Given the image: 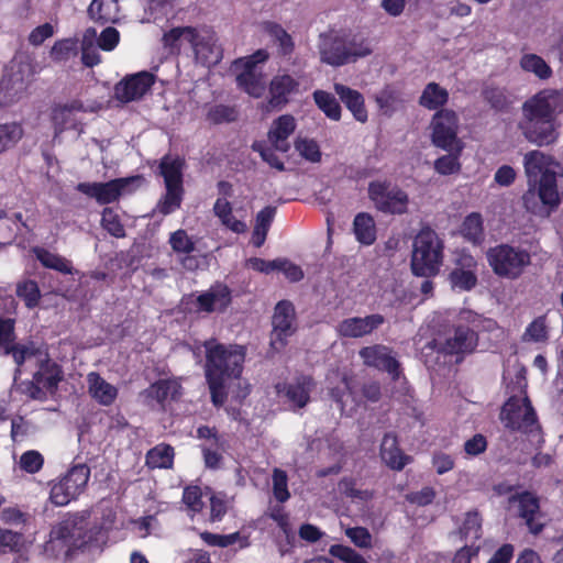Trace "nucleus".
<instances>
[{
    "label": "nucleus",
    "mask_w": 563,
    "mask_h": 563,
    "mask_svg": "<svg viewBox=\"0 0 563 563\" xmlns=\"http://www.w3.org/2000/svg\"><path fill=\"white\" fill-rule=\"evenodd\" d=\"M245 347L217 344L206 355V380L210 400L216 408H222L228 399L227 384L239 379L243 372Z\"/></svg>",
    "instance_id": "obj_1"
},
{
    "label": "nucleus",
    "mask_w": 563,
    "mask_h": 563,
    "mask_svg": "<svg viewBox=\"0 0 563 563\" xmlns=\"http://www.w3.org/2000/svg\"><path fill=\"white\" fill-rule=\"evenodd\" d=\"M372 53L367 41L343 30H330L319 36L321 62L338 67Z\"/></svg>",
    "instance_id": "obj_2"
},
{
    "label": "nucleus",
    "mask_w": 563,
    "mask_h": 563,
    "mask_svg": "<svg viewBox=\"0 0 563 563\" xmlns=\"http://www.w3.org/2000/svg\"><path fill=\"white\" fill-rule=\"evenodd\" d=\"M444 242L429 225L422 227L413 239L410 261L411 272L418 277L439 274L444 257Z\"/></svg>",
    "instance_id": "obj_3"
},
{
    "label": "nucleus",
    "mask_w": 563,
    "mask_h": 563,
    "mask_svg": "<svg viewBox=\"0 0 563 563\" xmlns=\"http://www.w3.org/2000/svg\"><path fill=\"white\" fill-rule=\"evenodd\" d=\"M89 542L86 518L79 514H69L52 528L46 550H57L66 560H70L78 551L86 549Z\"/></svg>",
    "instance_id": "obj_4"
},
{
    "label": "nucleus",
    "mask_w": 563,
    "mask_h": 563,
    "mask_svg": "<svg viewBox=\"0 0 563 563\" xmlns=\"http://www.w3.org/2000/svg\"><path fill=\"white\" fill-rule=\"evenodd\" d=\"M487 262L494 274L500 278L516 280L531 265V254L526 249L501 243L486 253Z\"/></svg>",
    "instance_id": "obj_5"
},
{
    "label": "nucleus",
    "mask_w": 563,
    "mask_h": 563,
    "mask_svg": "<svg viewBox=\"0 0 563 563\" xmlns=\"http://www.w3.org/2000/svg\"><path fill=\"white\" fill-rule=\"evenodd\" d=\"M465 314L468 324H457L454 328L453 335L448 338L439 347L440 353L456 356L457 362L476 351L479 341L478 333L482 324L486 321L482 316L472 311H467ZM487 322H492V320H487Z\"/></svg>",
    "instance_id": "obj_6"
},
{
    "label": "nucleus",
    "mask_w": 563,
    "mask_h": 563,
    "mask_svg": "<svg viewBox=\"0 0 563 563\" xmlns=\"http://www.w3.org/2000/svg\"><path fill=\"white\" fill-rule=\"evenodd\" d=\"M561 203V197L558 189V174L545 173L541 179L528 186V190L522 195V205L526 210L532 214H541L543 208H548V214L554 211Z\"/></svg>",
    "instance_id": "obj_7"
},
{
    "label": "nucleus",
    "mask_w": 563,
    "mask_h": 563,
    "mask_svg": "<svg viewBox=\"0 0 563 563\" xmlns=\"http://www.w3.org/2000/svg\"><path fill=\"white\" fill-rule=\"evenodd\" d=\"M367 194L375 209L384 214L402 216L408 212L409 195L388 180H373Z\"/></svg>",
    "instance_id": "obj_8"
},
{
    "label": "nucleus",
    "mask_w": 563,
    "mask_h": 563,
    "mask_svg": "<svg viewBox=\"0 0 563 563\" xmlns=\"http://www.w3.org/2000/svg\"><path fill=\"white\" fill-rule=\"evenodd\" d=\"M500 419L505 428L510 431L532 434L534 431L541 430L537 412L528 396L523 398L509 397L501 408Z\"/></svg>",
    "instance_id": "obj_9"
},
{
    "label": "nucleus",
    "mask_w": 563,
    "mask_h": 563,
    "mask_svg": "<svg viewBox=\"0 0 563 563\" xmlns=\"http://www.w3.org/2000/svg\"><path fill=\"white\" fill-rule=\"evenodd\" d=\"M184 42L190 45L198 59L207 60L208 54L212 52L211 37L202 36L194 26H175L162 36L164 49L173 56L180 55Z\"/></svg>",
    "instance_id": "obj_10"
},
{
    "label": "nucleus",
    "mask_w": 563,
    "mask_h": 563,
    "mask_svg": "<svg viewBox=\"0 0 563 563\" xmlns=\"http://www.w3.org/2000/svg\"><path fill=\"white\" fill-rule=\"evenodd\" d=\"M143 179L141 175L114 178L106 183H78L76 190L88 198L95 199L98 205L104 206L118 201L122 195L134 189L131 186Z\"/></svg>",
    "instance_id": "obj_11"
},
{
    "label": "nucleus",
    "mask_w": 563,
    "mask_h": 563,
    "mask_svg": "<svg viewBox=\"0 0 563 563\" xmlns=\"http://www.w3.org/2000/svg\"><path fill=\"white\" fill-rule=\"evenodd\" d=\"M563 112V92L554 89H543L522 104L525 118L556 119Z\"/></svg>",
    "instance_id": "obj_12"
},
{
    "label": "nucleus",
    "mask_w": 563,
    "mask_h": 563,
    "mask_svg": "<svg viewBox=\"0 0 563 563\" xmlns=\"http://www.w3.org/2000/svg\"><path fill=\"white\" fill-rule=\"evenodd\" d=\"M432 143L444 151H452L460 145L457 139L459 118L457 114L450 109H441L437 111L431 121Z\"/></svg>",
    "instance_id": "obj_13"
},
{
    "label": "nucleus",
    "mask_w": 563,
    "mask_h": 563,
    "mask_svg": "<svg viewBox=\"0 0 563 563\" xmlns=\"http://www.w3.org/2000/svg\"><path fill=\"white\" fill-rule=\"evenodd\" d=\"M155 84V76L146 70L126 75L114 85V98L129 103L142 99Z\"/></svg>",
    "instance_id": "obj_14"
},
{
    "label": "nucleus",
    "mask_w": 563,
    "mask_h": 563,
    "mask_svg": "<svg viewBox=\"0 0 563 563\" xmlns=\"http://www.w3.org/2000/svg\"><path fill=\"white\" fill-rule=\"evenodd\" d=\"M316 382L310 375H298L290 383H277L275 390L277 395L286 398L292 410L305 408L310 401V394Z\"/></svg>",
    "instance_id": "obj_15"
},
{
    "label": "nucleus",
    "mask_w": 563,
    "mask_h": 563,
    "mask_svg": "<svg viewBox=\"0 0 563 563\" xmlns=\"http://www.w3.org/2000/svg\"><path fill=\"white\" fill-rule=\"evenodd\" d=\"M391 353L393 351L388 346L374 344L362 347L358 355L366 366L386 372L394 380H397L400 375V363Z\"/></svg>",
    "instance_id": "obj_16"
},
{
    "label": "nucleus",
    "mask_w": 563,
    "mask_h": 563,
    "mask_svg": "<svg viewBox=\"0 0 563 563\" xmlns=\"http://www.w3.org/2000/svg\"><path fill=\"white\" fill-rule=\"evenodd\" d=\"M554 119L522 118L519 129L526 140L537 146H547L556 142L559 134Z\"/></svg>",
    "instance_id": "obj_17"
},
{
    "label": "nucleus",
    "mask_w": 563,
    "mask_h": 563,
    "mask_svg": "<svg viewBox=\"0 0 563 563\" xmlns=\"http://www.w3.org/2000/svg\"><path fill=\"white\" fill-rule=\"evenodd\" d=\"M477 261L467 253H459L453 269L449 274V280L454 289L470 291L477 285Z\"/></svg>",
    "instance_id": "obj_18"
},
{
    "label": "nucleus",
    "mask_w": 563,
    "mask_h": 563,
    "mask_svg": "<svg viewBox=\"0 0 563 563\" xmlns=\"http://www.w3.org/2000/svg\"><path fill=\"white\" fill-rule=\"evenodd\" d=\"M296 319L295 307L288 300H280L274 309L272 318L273 331L271 343L274 346L279 343L280 346L286 345L287 338L296 331L294 322Z\"/></svg>",
    "instance_id": "obj_19"
},
{
    "label": "nucleus",
    "mask_w": 563,
    "mask_h": 563,
    "mask_svg": "<svg viewBox=\"0 0 563 563\" xmlns=\"http://www.w3.org/2000/svg\"><path fill=\"white\" fill-rule=\"evenodd\" d=\"M385 323L380 313H373L365 317H352L342 320L336 331L342 338L357 339L373 333Z\"/></svg>",
    "instance_id": "obj_20"
},
{
    "label": "nucleus",
    "mask_w": 563,
    "mask_h": 563,
    "mask_svg": "<svg viewBox=\"0 0 563 563\" xmlns=\"http://www.w3.org/2000/svg\"><path fill=\"white\" fill-rule=\"evenodd\" d=\"M299 82L288 74L276 75L269 82L267 110H280L289 102V96L298 90Z\"/></svg>",
    "instance_id": "obj_21"
},
{
    "label": "nucleus",
    "mask_w": 563,
    "mask_h": 563,
    "mask_svg": "<svg viewBox=\"0 0 563 563\" xmlns=\"http://www.w3.org/2000/svg\"><path fill=\"white\" fill-rule=\"evenodd\" d=\"M34 74L35 69L30 56L18 54L10 62L3 78L25 92L32 82Z\"/></svg>",
    "instance_id": "obj_22"
},
{
    "label": "nucleus",
    "mask_w": 563,
    "mask_h": 563,
    "mask_svg": "<svg viewBox=\"0 0 563 563\" xmlns=\"http://www.w3.org/2000/svg\"><path fill=\"white\" fill-rule=\"evenodd\" d=\"M296 126V120L291 114L279 115L272 122L267 132V142L280 153L289 152L291 145L288 139L295 132Z\"/></svg>",
    "instance_id": "obj_23"
},
{
    "label": "nucleus",
    "mask_w": 563,
    "mask_h": 563,
    "mask_svg": "<svg viewBox=\"0 0 563 563\" xmlns=\"http://www.w3.org/2000/svg\"><path fill=\"white\" fill-rule=\"evenodd\" d=\"M231 290L225 285L211 287L197 296L195 305L197 312H213L214 310L224 311L231 303Z\"/></svg>",
    "instance_id": "obj_24"
},
{
    "label": "nucleus",
    "mask_w": 563,
    "mask_h": 563,
    "mask_svg": "<svg viewBox=\"0 0 563 563\" xmlns=\"http://www.w3.org/2000/svg\"><path fill=\"white\" fill-rule=\"evenodd\" d=\"M33 376L46 394L53 395L64 378V371L59 364L51 360L48 354L45 353V357L40 360L38 368Z\"/></svg>",
    "instance_id": "obj_25"
},
{
    "label": "nucleus",
    "mask_w": 563,
    "mask_h": 563,
    "mask_svg": "<svg viewBox=\"0 0 563 563\" xmlns=\"http://www.w3.org/2000/svg\"><path fill=\"white\" fill-rule=\"evenodd\" d=\"M333 89L335 95L339 96L340 101L343 102L356 121L361 123L367 122L368 112L364 96L360 91L339 82L333 85Z\"/></svg>",
    "instance_id": "obj_26"
},
{
    "label": "nucleus",
    "mask_w": 563,
    "mask_h": 563,
    "mask_svg": "<svg viewBox=\"0 0 563 563\" xmlns=\"http://www.w3.org/2000/svg\"><path fill=\"white\" fill-rule=\"evenodd\" d=\"M512 500H518L519 503V516L526 520V525L529 529V531L532 534H539L542 530L544 525L539 522L536 519V516L540 511V503L539 498L530 493V492H523L516 496H512Z\"/></svg>",
    "instance_id": "obj_27"
},
{
    "label": "nucleus",
    "mask_w": 563,
    "mask_h": 563,
    "mask_svg": "<svg viewBox=\"0 0 563 563\" xmlns=\"http://www.w3.org/2000/svg\"><path fill=\"white\" fill-rule=\"evenodd\" d=\"M552 157L538 150L526 153L523 157L525 173L528 179V186H532L538 179H541L545 173H553L550 167Z\"/></svg>",
    "instance_id": "obj_28"
},
{
    "label": "nucleus",
    "mask_w": 563,
    "mask_h": 563,
    "mask_svg": "<svg viewBox=\"0 0 563 563\" xmlns=\"http://www.w3.org/2000/svg\"><path fill=\"white\" fill-rule=\"evenodd\" d=\"M88 391L90 396L102 406H111L117 397L118 389L108 383L97 372H90L87 375Z\"/></svg>",
    "instance_id": "obj_29"
},
{
    "label": "nucleus",
    "mask_w": 563,
    "mask_h": 563,
    "mask_svg": "<svg viewBox=\"0 0 563 563\" xmlns=\"http://www.w3.org/2000/svg\"><path fill=\"white\" fill-rule=\"evenodd\" d=\"M380 457L393 470L400 471L408 463L409 457L405 455L398 445L395 433H386L380 443Z\"/></svg>",
    "instance_id": "obj_30"
},
{
    "label": "nucleus",
    "mask_w": 563,
    "mask_h": 563,
    "mask_svg": "<svg viewBox=\"0 0 563 563\" xmlns=\"http://www.w3.org/2000/svg\"><path fill=\"white\" fill-rule=\"evenodd\" d=\"M185 161L181 157L172 158L165 155L161 158L159 175L164 178L165 187L184 188Z\"/></svg>",
    "instance_id": "obj_31"
},
{
    "label": "nucleus",
    "mask_w": 563,
    "mask_h": 563,
    "mask_svg": "<svg viewBox=\"0 0 563 563\" xmlns=\"http://www.w3.org/2000/svg\"><path fill=\"white\" fill-rule=\"evenodd\" d=\"M146 391L148 397L164 406L168 399L177 401L183 395V387L175 379H158Z\"/></svg>",
    "instance_id": "obj_32"
},
{
    "label": "nucleus",
    "mask_w": 563,
    "mask_h": 563,
    "mask_svg": "<svg viewBox=\"0 0 563 563\" xmlns=\"http://www.w3.org/2000/svg\"><path fill=\"white\" fill-rule=\"evenodd\" d=\"M353 233L362 245H372L377 239L374 217L368 212H358L353 220Z\"/></svg>",
    "instance_id": "obj_33"
},
{
    "label": "nucleus",
    "mask_w": 563,
    "mask_h": 563,
    "mask_svg": "<svg viewBox=\"0 0 563 563\" xmlns=\"http://www.w3.org/2000/svg\"><path fill=\"white\" fill-rule=\"evenodd\" d=\"M41 354V349L35 346L33 342H30V344H21L14 342L13 344L9 345L8 347H5V350L2 351V355H11L15 363V368L13 373L14 382H16L21 377L22 366L24 365L25 361L27 358Z\"/></svg>",
    "instance_id": "obj_34"
},
{
    "label": "nucleus",
    "mask_w": 563,
    "mask_h": 563,
    "mask_svg": "<svg viewBox=\"0 0 563 563\" xmlns=\"http://www.w3.org/2000/svg\"><path fill=\"white\" fill-rule=\"evenodd\" d=\"M275 214L276 208L273 206H266L257 212L251 238L253 246L261 247L264 245Z\"/></svg>",
    "instance_id": "obj_35"
},
{
    "label": "nucleus",
    "mask_w": 563,
    "mask_h": 563,
    "mask_svg": "<svg viewBox=\"0 0 563 563\" xmlns=\"http://www.w3.org/2000/svg\"><path fill=\"white\" fill-rule=\"evenodd\" d=\"M265 33L278 45L280 56H290L295 51V42L291 35L277 22H264Z\"/></svg>",
    "instance_id": "obj_36"
},
{
    "label": "nucleus",
    "mask_w": 563,
    "mask_h": 563,
    "mask_svg": "<svg viewBox=\"0 0 563 563\" xmlns=\"http://www.w3.org/2000/svg\"><path fill=\"white\" fill-rule=\"evenodd\" d=\"M32 253L45 268H49L65 275L73 273L71 263L57 253H52L42 246H34L32 249Z\"/></svg>",
    "instance_id": "obj_37"
},
{
    "label": "nucleus",
    "mask_w": 563,
    "mask_h": 563,
    "mask_svg": "<svg viewBox=\"0 0 563 563\" xmlns=\"http://www.w3.org/2000/svg\"><path fill=\"white\" fill-rule=\"evenodd\" d=\"M174 448L166 443H159L147 451L145 455V465L152 470H169L174 465Z\"/></svg>",
    "instance_id": "obj_38"
},
{
    "label": "nucleus",
    "mask_w": 563,
    "mask_h": 563,
    "mask_svg": "<svg viewBox=\"0 0 563 563\" xmlns=\"http://www.w3.org/2000/svg\"><path fill=\"white\" fill-rule=\"evenodd\" d=\"M449 101V92L437 82H429L419 97V104L428 110H441Z\"/></svg>",
    "instance_id": "obj_39"
},
{
    "label": "nucleus",
    "mask_w": 563,
    "mask_h": 563,
    "mask_svg": "<svg viewBox=\"0 0 563 563\" xmlns=\"http://www.w3.org/2000/svg\"><path fill=\"white\" fill-rule=\"evenodd\" d=\"M84 111V106L80 101H73L69 104L58 106L52 111V122L54 125L55 134L63 133L65 130L73 126V113Z\"/></svg>",
    "instance_id": "obj_40"
},
{
    "label": "nucleus",
    "mask_w": 563,
    "mask_h": 563,
    "mask_svg": "<svg viewBox=\"0 0 563 563\" xmlns=\"http://www.w3.org/2000/svg\"><path fill=\"white\" fill-rule=\"evenodd\" d=\"M460 232L467 242L481 245L485 239L482 214L478 212L467 214L462 222Z\"/></svg>",
    "instance_id": "obj_41"
},
{
    "label": "nucleus",
    "mask_w": 563,
    "mask_h": 563,
    "mask_svg": "<svg viewBox=\"0 0 563 563\" xmlns=\"http://www.w3.org/2000/svg\"><path fill=\"white\" fill-rule=\"evenodd\" d=\"M236 84L240 89L253 98H261L266 89L264 76L261 71H241L236 76Z\"/></svg>",
    "instance_id": "obj_42"
},
{
    "label": "nucleus",
    "mask_w": 563,
    "mask_h": 563,
    "mask_svg": "<svg viewBox=\"0 0 563 563\" xmlns=\"http://www.w3.org/2000/svg\"><path fill=\"white\" fill-rule=\"evenodd\" d=\"M317 107L332 121H340L342 108L335 96L325 90H314L312 93Z\"/></svg>",
    "instance_id": "obj_43"
},
{
    "label": "nucleus",
    "mask_w": 563,
    "mask_h": 563,
    "mask_svg": "<svg viewBox=\"0 0 563 563\" xmlns=\"http://www.w3.org/2000/svg\"><path fill=\"white\" fill-rule=\"evenodd\" d=\"M16 297L24 302L27 309H34L40 305L42 294L40 286L34 279H22L15 285Z\"/></svg>",
    "instance_id": "obj_44"
},
{
    "label": "nucleus",
    "mask_w": 563,
    "mask_h": 563,
    "mask_svg": "<svg viewBox=\"0 0 563 563\" xmlns=\"http://www.w3.org/2000/svg\"><path fill=\"white\" fill-rule=\"evenodd\" d=\"M482 96L484 101L497 112H507L512 103L506 88L486 86L482 90Z\"/></svg>",
    "instance_id": "obj_45"
},
{
    "label": "nucleus",
    "mask_w": 563,
    "mask_h": 563,
    "mask_svg": "<svg viewBox=\"0 0 563 563\" xmlns=\"http://www.w3.org/2000/svg\"><path fill=\"white\" fill-rule=\"evenodd\" d=\"M70 486L71 492L79 496L86 488L90 478V468L86 464H76L62 477Z\"/></svg>",
    "instance_id": "obj_46"
},
{
    "label": "nucleus",
    "mask_w": 563,
    "mask_h": 563,
    "mask_svg": "<svg viewBox=\"0 0 563 563\" xmlns=\"http://www.w3.org/2000/svg\"><path fill=\"white\" fill-rule=\"evenodd\" d=\"M165 188L166 191L161 197L155 208V211H157L162 216H168L178 210L181 206L185 195V188Z\"/></svg>",
    "instance_id": "obj_47"
},
{
    "label": "nucleus",
    "mask_w": 563,
    "mask_h": 563,
    "mask_svg": "<svg viewBox=\"0 0 563 563\" xmlns=\"http://www.w3.org/2000/svg\"><path fill=\"white\" fill-rule=\"evenodd\" d=\"M520 66L525 71L534 74L541 80L552 76L549 64L537 54H523L520 58Z\"/></svg>",
    "instance_id": "obj_48"
},
{
    "label": "nucleus",
    "mask_w": 563,
    "mask_h": 563,
    "mask_svg": "<svg viewBox=\"0 0 563 563\" xmlns=\"http://www.w3.org/2000/svg\"><path fill=\"white\" fill-rule=\"evenodd\" d=\"M24 130L18 122L0 124V155L15 146L23 137Z\"/></svg>",
    "instance_id": "obj_49"
},
{
    "label": "nucleus",
    "mask_w": 563,
    "mask_h": 563,
    "mask_svg": "<svg viewBox=\"0 0 563 563\" xmlns=\"http://www.w3.org/2000/svg\"><path fill=\"white\" fill-rule=\"evenodd\" d=\"M202 488L198 485H187L184 488L181 501L191 517L203 510L205 503L202 500Z\"/></svg>",
    "instance_id": "obj_50"
},
{
    "label": "nucleus",
    "mask_w": 563,
    "mask_h": 563,
    "mask_svg": "<svg viewBox=\"0 0 563 563\" xmlns=\"http://www.w3.org/2000/svg\"><path fill=\"white\" fill-rule=\"evenodd\" d=\"M252 150L260 154L261 158L267 163L272 168L277 169L278 172L285 170L284 162L278 157L274 145L265 141H255L252 144Z\"/></svg>",
    "instance_id": "obj_51"
},
{
    "label": "nucleus",
    "mask_w": 563,
    "mask_h": 563,
    "mask_svg": "<svg viewBox=\"0 0 563 563\" xmlns=\"http://www.w3.org/2000/svg\"><path fill=\"white\" fill-rule=\"evenodd\" d=\"M294 146L303 159L310 163L321 162L322 153L319 144L313 139L298 136Z\"/></svg>",
    "instance_id": "obj_52"
},
{
    "label": "nucleus",
    "mask_w": 563,
    "mask_h": 563,
    "mask_svg": "<svg viewBox=\"0 0 563 563\" xmlns=\"http://www.w3.org/2000/svg\"><path fill=\"white\" fill-rule=\"evenodd\" d=\"M338 487L342 495L352 500L368 501L374 497L372 490L356 488V479L353 477L345 476L341 478Z\"/></svg>",
    "instance_id": "obj_53"
},
{
    "label": "nucleus",
    "mask_w": 563,
    "mask_h": 563,
    "mask_svg": "<svg viewBox=\"0 0 563 563\" xmlns=\"http://www.w3.org/2000/svg\"><path fill=\"white\" fill-rule=\"evenodd\" d=\"M101 225L110 235L117 239L125 236V229L119 214L110 207L103 208L101 212Z\"/></svg>",
    "instance_id": "obj_54"
},
{
    "label": "nucleus",
    "mask_w": 563,
    "mask_h": 563,
    "mask_svg": "<svg viewBox=\"0 0 563 563\" xmlns=\"http://www.w3.org/2000/svg\"><path fill=\"white\" fill-rule=\"evenodd\" d=\"M168 242L177 255L191 254L196 250V242L184 229L170 233Z\"/></svg>",
    "instance_id": "obj_55"
},
{
    "label": "nucleus",
    "mask_w": 563,
    "mask_h": 563,
    "mask_svg": "<svg viewBox=\"0 0 563 563\" xmlns=\"http://www.w3.org/2000/svg\"><path fill=\"white\" fill-rule=\"evenodd\" d=\"M236 118L235 108L227 104H214L208 109L206 114V120L211 124L231 123Z\"/></svg>",
    "instance_id": "obj_56"
},
{
    "label": "nucleus",
    "mask_w": 563,
    "mask_h": 563,
    "mask_svg": "<svg viewBox=\"0 0 563 563\" xmlns=\"http://www.w3.org/2000/svg\"><path fill=\"white\" fill-rule=\"evenodd\" d=\"M462 146H456L455 154L442 155L434 161V170L443 176L456 174L461 170L460 153Z\"/></svg>",
    "instance_id": "obj_57"
},
{
    "label": "nucleus",
    "mask_w": 563,
    "mask_h": 563,
    "mask_svg": "<svg viewBox=\"0 0 563 563\" xmlns=\"http://www.w3.org/2000/svg\"><path fill=\"white\" fill-rule=\"evenodd\" d=\"M549 338L547 317L539 316L528 324L523 333L525 341L545 342Z\"/></svg>",
    "instance_id": "obj_58"
},
{
    "label": "nucleus",
    "mask_w": 563,
    "mask_h": 563,
    "mask_svg": "<svg viewBox=\"0 0 563 563\" xmlns=\"http://www.w3.org/2000/svg\"><path fill=\"white\" fill-rule=\"evenodd\" d=\"M78 40L77 38H63L54 43L51 49V56L54 60L64 62L71 55H77Z\"/></svg>",
    "instance_id": "obj_59"
},
{
    "label": "nucleus",
    "mask_w": 563,
    "mask_h": 563,
    "mask_svg": "<svg viewBox=\"0 0 563 563\" xmlns=\"http://www.w3.org/2000/svg\"><path fill=\"white\" fill-rule=\"evenodd\" d=\"M197 437L209 441V444H203L202 446H212L221 452H225L229 446L228 441L223 435L219 434L216 427L200 426L197 429Z\"/></svg>",
    "instance_id": "obj_60"
},
{
    "label": "nucleus",
    "mask_w": 563,
    "mask_h": 563,
    "mask_svg": "<svg viewBox=\"0 0 563 563\" xmlns=\"http://www.w3.org/2000/svg\"><path fill=\"white\" fill-rule=\"evenodd\" d=\"M329 553L343 563H368L361 553L349 545L332 544L329 549Z\"/></svg>",
    "instance_id": "obj_61"
},
{
    "label": "nucleus",
    "mask_w": 563,
    "mask_h": 563,
    "mask_svg": "<svg viewBox=\"0 0 563 563\" xmlns=\"http://www.w3.org/2000/svg\"><path fill=\"white\" fill-rule=\"evenodd\" d=\"M73 489L68 486L63 478L55 483L49 493L51 501L56 506H66L78 496L71 492Z\"/></svg>",
    "instance_id": "obj_62"
},
{
    "label": "nucleus",
    "mask_w": 563,
    "mask_h": 563,
    "mask_svg": "<svg viewBox=\"0 0 563 563\" xmlns=\"http://www.w3.org/2000/svg\"><path fill=\"white\" fill-rule=\"evenodd\" d=\"M111 7L112 3L110 1L92 0L88 8V14L91 20L103 25L112 21Z\"/></svg>",
    "instance_id": "obj_63"
},
{
    "label": "nucleus",
    "mask_w": 563,
    "mask_h": 563,
    "mask_svg": "<svg viewBox=\"0 0 563 563\" xmlns=\"http://www.w3.org/2000/svg\"><path fill=\"white\" fill-rule=\"evenodd\" d=\"M345 536L356 548L366 550L373 548V536L365 527H350L345 529Z\"/></svg>",
    "instance_id": "obj_64"
}]
</instances>
